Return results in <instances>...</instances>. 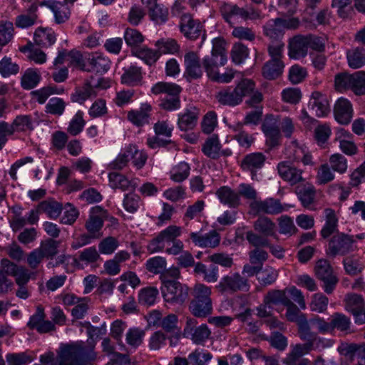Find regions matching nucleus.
Masks as SVG:
<instances>
[{
	"mask_svg": "<svg viewBox=\"0 0 365 365\" xmlns=\"http://www.w3.org/2000/svg\"><path fill=\"white\" fill-rule=\"evenodd\" d=\"M121 83L129 86L140 85L143 81L142 68L136 66H130L123 68Z\"/></svg>",
	"mask_w": 365,
	"mask_h": 365,
	"instance_id": "c85d7f7f",
	"label": "nucleus"
},
{
	"mask_svg": "<svg viewBox=\"0 0 365 365\" xmlns=\"http://www.w3.org/2000/svg\"><path fill=\"white\" fill-rule=\"evenodd\" d=\"M289 298L285 292L279 289L269 291L264 297L262 303L257 307V314L259 317H269L274 305H284Z\"/></svg>",
	"mask_w": 365,
	"mask_h": 365,
	"instance_id": "9d476101",
	"label": "nucleus"
},
{
	"mask_svg": "<svg viewBox=\"0 0 365 365\" xmlns=\"http://www.w3.org/2000/svg\"><path fill=\"white\" fill-rule=\"evenodd\" d=\"M255 230L265 237H272L276 240L279 239L276 232L275 223L267 217H259L254 222Z\"/></svg>",
	"mask_w": 365,
	"mask_h": 365,
	"instance_id": "7c9ffc66",
	"label": "nucleus"
},
{
	"mask_svg": "<svg viewBox=\"0 0 365 365\" xmlns=\"http://www.w3.org/2000/svg\"><path fill=\"white\" fill-rule=\"evenodd\" d=\"M180 26V31L187 38L195 40L200 36L205 37L202 24L189 14H184L181 16Z\"/></svg>",
	"mask_w": 365,
	"mask_h": 365,
	"instance_id": "dca6fc26",
	"label": "nucleus"
},
{
	"mask_svg": "<svg viewBox=\"0 0 365 365\" xmlns=\"http://www.w3.org/2000/svg\"><path fill=\"white\" fill-rule=\"evenodd\" d=\"M265 160L266 157L262 153H253L243 158L240 166L244 171L250 172L254 180L256 173L264 166Z\"/></svg>",
	"mask_w": 365,
	"mask_h": 365,
	"instance_id": "a211bd4d",
	"label": "nucleus"
},
{
	"mask_svg": "<svg viewBox=\"0 0 365 365\" xmlns=\"http://www.w3.org/2000/svg\"><path fill=\"white\" fill-rule=\"evenodd\" d=\"M284 305L287 308L285 317L287 319L292 322H296L297 324L303 319H307L306 315L302 313L296 304L291 299L286 301Z\"/></svg>",
	"mask_w": 365,
	"mask_h": 365,
	"instance_id": "6e6d98bb",
	"label": "nucleus"
},
{
	"mask_svg": "<svg viewBox=\"0 0 365 365\" xmlns=\"http://www.w3.org/2000/svg\"><path fill=\"white\" fill-rule=\"evenodd\" d=\"M190 171V167L185 162H180L170 172V179L175 182H181L186 180Z\"/></svg>",
	"mask_w": 365,
	"mask_h": 365,
	"instance_id": "603ef678",
	"label": "nucleus"
},
{
	"mask_svg": "<svg viewBox=\"0 0 365 365\" xmlns=\"http://www.w3.org/2000/svg\"><path fill=\"white\" fill-rule=\"evenodd\" d=\"M38 209L40 212L46 213L49 218L56 219L62 212V205L53 200L48 199L41 202L38 205Z\"/></svg>",
	"mask_w": 365,
	"mask_h": 365,
	"instance_id": "c9c22d12",
	"label": "nucleus"
},
{
	"mask_svg": "<svg viewBox=\"0 0 365 365\" xmlns=\"http://www.w3.org/2000/svg\"><path fill=\"white\" fill-rule=\"evenodd\" d=\"M185 78L191 81L202 78L203 76V66L196 52L189 51L184 56Z\"/></svg>",
	"mask_w": 365,
	"mask_h": 365,
	"instance_id": "f8f14e48",
	"label": "nucleus"
},
{
	"mask_svg": "<svg viewBox=\"0 0 365 365\" xmlns=\"http://www.w3.org/2000/svg\"><path fill=\"white\" fill-rule=\"evenodd\" d=\"M277 222L279 232L282 235L292 236L295 235L298 231L292 218L288 215H282L277 219Z\"/></svg>",
	"mask_w": 365,
	"mask_h": 365,
	"instance_id": "09e8293b",
	"label": "nucleus"
},
{
	"mask_svg": "<svg viewBox=\"0 0 365 365\" xmlns=\"http://www.w3.org/2000/svg\"><path fill=\"white\" fill-rule=\"evenodd\" d=\"M211 294V288L204 284L197 283L194 286L192 292L193 299L190 304V309L194 316L205 317L212 313Z\"/></svg>",
	"mask_w": 365,
	"mask_h": 365,
	"instance_id": "f03ea898",
	"label": "nucleus"
},
{
	"mask_svg": "<svg viewBox=\"0 0 365 365\" xmlns=\"http://www.w3.org/2000/svg\"><path fill=\"white\" fill-rule=\"evenodd\" d=\"M343 264L346 272L349 275H356L364 269L362 262L354 256L344 258Z\"/></svg>",
	"mask_w": 365,
	"mask_h": 365,
	"instance_id": "e2e57ef3",
	"label": "nucleus"
},
{
	"mask_svg": "<svg viewBox=\"0 0 365 365\" xmlns=\"http://www.w3.org/2000/svg\"><path fill=\"white\" fill-rule=\"evenodd\" d=\"M307 41L305 36H296L289 43V56L292 58L299 59L307 56Z\"/></svg>",
	"mask_w": 365,
	"mask_h": 365,
	"instance_id": "b1692460",
	"label": "nucleus"
},
{
	"mask_svg": "<svg viewBox=\"0 0 365 365\" xmlns=\"http://www.w3.org/2000/svg\"><path fill=\"white\" fill-rule=\"evenodd\" d=\"M182 234V228L177 225H170L160 231L147 245L148 251L153 254L163 252L167 244L176 241Z\"/></svg>",
	"mask_w": 365,
	"mask_h": 365,
	"instance_id": "423d86ee",
	"label": "nucleus"
},
{
	"mask_svg": "<svg viewBox=\"0 0 365 365\" xmlns=\"http://www.w3.org/2000/svg\"><path fill=\"white\" fill-rule=\"evenodd\" d=\"M262 129L264 134L270 138L272 145H276L280 132L278 115H264Z\"/></svg>",
	"mask_w": 365,
	"mask_h": 365,
	"instance_id": "412c9836",
	"label": "nucleus"
},
{
	"mask_svg": "<svg viewBox=\"0 0 365 365\" xmlns=\"http://www.w3.org/2000/svg\"><path fill=\"white\" fill-rule=\"evenodd\" d=\"M250 288L249 280L239 272H232L223 276L215 286L216 290L222 294H233L238 292H248Z\"/></svg>",
	"mask_w": 365,
	"mask_h": 365,
	"instance_id": "39448f33",
	"label": "nucleus"
},
{
	"mask_svg": "<svg viewBox=\"0 0 365 365\" xmlns=\"http://www.w3.org/2000/svg\"><path fill=\"white\" fill-rule=\"evenodd\" d=\"M279 276V271L274 267L266 265L262 267L259 271L257 280L259 283L264 287L274 284Z\"/></svg>",
	"mask_w": 365,
	"mask_h": 365,
	"instance_id": "79ce46f5",
	"label": "nucleus"
},
{
	"mask_svg": "<svg viewBox=\"0 0 365 365\" xmlns=\"http://www.w3.org/2000/svg\"><path fill=\"white\" fill-rule=\"evenodd\" d=\"M212 355L208 351L196 349L188 355V359L192 365H207Z\"/></svg>",
	"mask_w": 365,
	"mask_h": 365,
	"instance_id": "774afa93",
	"label": "nucleus"
},
{
	"mask_svg": "<svg viewBox=\"0 0 365 365\" xmlns=\"http://www.w3.org/2000/svg\"><path fill=\"white\" fill-rule=\"evenodd\" d=\"M90 68L85 71L103 73L110 67V59L103 53L95 52L91 53L87 59Z\"/></svg>",
	"mask_w": 365,
	"mask_h": 365,
	"instance_id": "4be33fe9",
	"label": "nucleus"
},
{
	"mask_svg": "<svg viewBox=\"0 0 365 365\" xmlns=\"http://www.w3.org/2000/svg\"><path fill=\"white\" fill-rule=\"evenodd\" d=\"M220 12L223 19L229 24H232L236 17L252 21L264 18L262 11L252 4L240 7L237 4L224 3L220 6Z\"/></svg>",
	"mask_w": 365,
	"mask_h": 365,
	"instance_id": "7ed1b4c3",
	"label": "nucleus"
},
{
	"mask_svg": "<svg viewBox=\"0 0 365 365\" xmlns=\"http://www.w3.org/2000/svg\"><path fill=\"white\" fill-rule=\"evenodd\" d=\"M100 255L96 247H90L78 252V258L75 259L76 263L83 262L86 264H92L98 261Z\"/></svg>",
	"mask_w": 365,
	"mask_h": 365,
	"instance_id": "4d7b16f0",
	"label": "nucleus"
},
{
	"mask_svg": "<svg viewBox=\"0 0 365 365\" xmlns=\"http://www.w3.org/2000/svg\"><path fill=\"white\" fill-rule=\"evenodd\" d=\"M103 226V220L101 217L91 214L85 223V227L88 233L93 238L98 239L102 236L101 229Z\"/></svg>",
	"mask_w": 365,
	"mask_h": 365,
	"instance_id": "ea45409f",
	"label": "nucleus"
},
{
	"mask_svg": "<svg viewBox=\"0 0 365 365\" xmlns=\"http://www.w3.org/2000/svg\"><path fill=\"white\" fill-rule=\"evenodd\" d=\"M283 68L284 63L282 61H269L263 66L262 73L267 79H275L281 75Z\"/></svg>",
	"mask_w": 365,
	"mask_h": 365,
	"instance_id": "49530a36",
	"label": "nucleus"
},
{
	"mask_svg": "<svg viewBox=\"0 0 365 365\" xmlns=\"http://www.w3.org/2000/svg\"><path fill=\"white\" fill-rule=\"evenodd\" d=\"M41 75L35 69L29 68L21 77V86L30 90L36 87L40 82Z\"/></svg>",
	"mask_w": 365,
	"mask_h": 365,
	"instance_id": "3c124183",
	"label": "nucleus"
},
{
	"mask_svg": "<svg viewBox=\"0 0 365 365\" xmlns=\"http://www.w3.org/2000/svg\"><path fill=\"white\" fill-rule=\"evenodd\" d=\"M155 46L158 48L159 53H177L180 46L177 41L173 38H162L156 41Z\"/></svg>",
	"mask_w": 365,
	"mask_h": 365,
	"instance_id": "680f3d73",
	"label": "nucleus"
},
{
	"mask_svg": "<svg viewBox=\"0 0 365 365\" xmlns=\"http://www.w3.org/2000/svg\"><path fill=\"white\" fill-rule=\"evenodd\" d=\"M109 185L113 189H120L123 191L128 190H134L137 184L133 181H130L123 175L112 172L108 175Z\"/></svg>",
	"mask_w": 365,
	"mask_h": 365,
	"instance_id": "f704fd0d",
	"label": "nucleus"
},
{
	"mask_svg": "<svg viewBox=\"0 0 365 365\" xmlns=\"http://www.w3.org/2000/svg\"><path fill=\"white\" fill-rule=\"evenodd\" d=\"M354 236L343 232H336L329 241L327 254L330 257L345 255L354 250Z\"/></svg>",
	"mask_w": 365,
	"mask_h": 365,
	"instance_id": "0eeeda50",
	"label": "nucleus"
},
{
	"mask_svg": "<svg viewBox=\"0 0 365 365\" xmlns=\"http://www.w3.org/2000/svg\"><path fill=\"white\" fill-rule=\"evenodd\" d=\"M331 332L336 329L344 334L351 333V321L350 317L340 312H335L331 316Z\"/></svg>",
	"mask_w": 365,
	"mask_h": 365,
	"instance_id": "c756f323",
	"label": "nucleus"
},
{
	"mask_svg": "<svg viewBox=\"0 0 365 365\" xmlns=\"http://www.w3.org/2000/svg\"><path fill=\"white\" fill-rule=\"evenodd\" d=\"M222 145L216 134L209 136L202 147V151L207 157L217 160L221 156Z\"/></svg>",
	"mask_w": 365,
	"mask_h": 365,
	"instance_id": "bb28decb",
	"label": "nucleus"
},
{
	"mask_svg": "<svg viewBox=\"0 0 365 365\" xmlns=\"http://www.w3.org/2000/svg\"><path fill=\"white\" fill-rule=\"evenodd\" d=\"M57 354L56 365H93L86 360H93L96 357L93 351L87 353L78 343L61 344Z\"/></svg>",
	"mask_w": 365,
	"mask_h": 365,
	"instance_id": "f257e3e1",
	"label": "nucleus"
},
{
	"mask_svg": "<svg viewBox=\"0 0 365 365\" xmlns=\"http://www.w3.org/2000/svg\"><path fill=\"white\" fill-rule=\"evenodd\" d=\"M124 39L128 46L135 48L143 42L144 37L139 31L128 28L124 33Z\"/></svg>",
	"mask_w": 365,
	"mask_h": 365,
	"instance_id": "69168bd1",
	"label": "nucleus"
},
{
	"mask_svg": "<svg viewBox=\"0 0 365 365\" xmlns=\"http://www.w3.org/2000/svg\"><path fill=\"white\" fill-rule=\"evenodd\" d=\"M308 110L316 114H327L330 111L329 101L321 93L314 92L308 103Z\"/></svg>",
	"mask_w": 365,
	"mask_h": 365,
	"instance_id": "5701e85b",
	"label": "nucleus"
},
{
	"mask_svg": "<svg viewBox=\"0 0 365 365\" xmlns=\"http://www.w3.org/2000/svg\"><path fill=\"white\" fill-rule=\"evenodd\" d=\"M34 41L37 45L48 47L56 41V35L51 29L38 28L34 33Z\"/></svg>",
	"mask_w": 365,
	"mask_h": 365,
	"instance_id": "a19ab883",
	"label": "nucleus"
},
{
	"mask_svg": "<svg viewBox=\"0 0 365 365\" xmlns=\"http://www.w3.org/2000/svg\"><path fill=\"white\" fill-rule=\"evenodd\" d=\"M6 359L9 365H25L34 360L33 356L28 352L8 354Z\"/></svg>",
	"mask_w": 365,
	"mask_h": 365,
	"instance_id": "338daca9",
	"label": "nucleus"
},
{
	"mask_svg": "<svg viewBox=\"0 0 365 365\" xmlns=\"http://www.w3.org/2000/svg\"><path fill=\"white\" fill-rule=\"evenodd\" d=\"M344 309L351 314L357 325L365 324V300L363 297L356 293H349L345 296Z\"/></svg>",
	"mask_w": 365,
	"mask_h": 365,
	"instance_id": "6e6552de",
	"label": "nucleus"
},
{
	"mask_svg": "<svg viewBox=\"0 0 365 365\" xmlns=\"http://www.w3.org/2000/svg\"><path fill=\"white\" fill-rule=\"evenodd\" d=\"M167 262L165 257L156 256L148 259L145 263L146 269L155 274H160L165 271Z\"/></svg>",
	"mask_w": 365,
	"mask_h": 365,
	"instance_id": "13d9d810",
	"label": "nucleus"
},
{
	"mask_svg": "<svg viewBox=\"0 0 365 365\" xmlns=\"http://www.w3.org/2000/svg\"><path fill=\"white\" fill-rule=\"evenodd\" d=\"M325 223L320 231L322 238L327 239L338 232V218L335 211L331 208H326L324 211Z\"/></svg>",
	"mask_w": 365,
	"mask_h": 365,
	"instance_id": "393cba45",
	"label": "nucleus"
},
{
	"mask_svg": "<svg viewBox=\"0 0 365 365\" xmlns=\"http://www.w3.org/2000/svg\"><path fill=\"white\" fill-rule=\"evenodd\" d=\"M287 158L293 162H302L304 165H312V156L304 145L292 140L285 148Z\"/></svg>",
	"mask_w": 365,
	"mask_h": 365,
	"instance_id": "2eb2a0df",
	"label": "nucleus"
},
{
	"mask_svg": "<svg viewBox=\"0 0 365 365\" xmlns=\"http://www.w3.org/2000/svg\"><path fill=\"white\" fill-rule=\"evenodd\" d=\"M49 8L54 14L55 21L57 24H62L66 21L70 16L68 6L61 2H53L49 5Z\"/></svg>",
	"mask_w": 365,
	"mask_h": 365,
	"instance_id": "de8ad7c7",
	"label": "nucleus"
},
{
	"mask_svg": "<svg viewBox=\"0 0 365 365\" xmlns=\"http://www.w3.org/2000/svg\"><path fill=\"white\" fill-rule=\"evenodd\" d=\"M312 349L313 344H296L283 359V363L285 365H296L304 354H308Z\"/></svg>",
	"mask_w": 365,
	"mask_h": 365,
	"instance_id": "cd10ccee",
	"label": "nucleus"
},
{
	"mask_svg": "<svg viewBox=\"0 0 365 365\" xmlns=\"http://www.w3.org/2000/svg\"><path fill=\"white\" fill-rule=\"evenodd\" d=\"M227 60V58H219L212 55L206 56L202 58L203 68L210 80L218 72V68L225 65Z\"/></svg>",
	"mask_w": 365,
	"mask_h": 365,
	"instance_id": "72a5a7b5",
	"label": "nucleus"
},
{
	"mask_svg": "<svg viewBox=\"0 0 365 365\" xmlns=\"http://www.w3.org/2000/svg\"><path fill=\"white\" fill-rule=\"evenodd\" d=\"M255 89V83L250 79L242 80L233 90H222L217 94L218 101L235 106L242 102L243 97L250 94Z\"/></svg>",
	"mask_w": 365,
	"mask_h": 365,
	"instance_id": "20e7f679",
	"label": "nucleus"
},
{
	"mask_svg": "<svg viewBox=\"0 0 365 365\" xmlns=\"http://www.w3.org/2000/svg\"><path fill=\"white\" fill-rule=\"evenodd\" d=\"M348 65L353 69L365 66V48L357 47L349 50L346 53Z\"/></svg>",
	"mask_w": 365,
	"mask_h": 365,
	"instance_id": "58836bf2",
	"label": "nucleus"
},
{
	"mask_svg": "<svg viewBox=\"0 0 365 365\" xmlns=\"http://www.w3.org/2000/svg\"><path fill=\"white\" fill-rule=\"evenodd\" d=\"M145 334V331L140 328H130L125 334L126 342L132 348L136 349L142 344Z\"/></svg>",
	"mask_w": 365,
	"mask_h": 365,
	"instance_id": "864d4df0",
	"label": "nucleus"
},
{
	"mask_svg": "<svg viewBox=\"0 0 365 365\" xmlns=\"http://www.w3.org/2000/svg\"><path fill=\"white\" fill-rule=\"evenodd\" d=\"M295 192L302 205L306 208H310L316 196L314 187L307 182L297 186Z\"/></svg>",
	"mask_w": 365,
	"mask_h": 365,
	"instance_id": "473e14b6",
	"label": "nucleus"
},
{
	"mask_svg": "<svg viewBox=\"0 0 365 365\" xmlns=\"http://www.w3.org/2000/svg\"><path fill=\"white\" fill-rule=\"evenodd\" d=\"M282 26L279 18L269 19L263 26V33L269 38L278 41L284 32Z\"/></svg>",
	"mask_w": 365,
	"mask_h": 365,
	"instance_id": "e433bc0d",
	"label": "nucleus"
},
{
	"mask_svg": "<svg viewBox=\"0 0 365 365\" xmlns=\"http://www.w3.org/2000/svg\"><path fill=\"white\" fill-rule=\"evenodd\" d=\"M196 324L197 321L195 319H187L186 326L184 329V334L187 337H190L195 344H200L210 337L211 331L205 324L199 327H196Z\"/></svg>",
	"mask_w": 365,
	"mask_h": 365,
	"instance_id": "4468645a",
	"label": "nucleus"
},
{
	"mask_svg": "<svg viewBox=\"0 0 365 365\" xmlns=\"http://www.w3.org/2000/svg\"><path fill=\"white\" fill-rule=\"evenodd\" d=\"M156 136L148 138V144L151 148L165 146L170 143L169 138L172 135L173 126L166 121L158 122L154 126Z\"/></svg>",
	"mask_w": 365,
	"mask_h": 365,
	"instance_id": "f3484780",
	"label": "nucleus"
},
{
	"mask_svg": "<svg viewBox=\"0 0 365 365\" xmlns=\"http://www.w3.org/2000/svg\"><path fill=\"white\" fill-rule=\"evenodd\" d=\"M250 208L255 215L259 213L277 215L284 210V207L280 201L272 197L267 198L264 200L259 199V200L251 201Z\"/></svg>",
	"mask_w": 365,
	"mask_h": 365,
	"instance_id": "ddd939ff",
	"label": "nucleus"
},
{
	"mask_svg": "<svg viewBox=\"0 0 365 365\" xmlns=\"http://www.w3.org/2000/svg\"><path fill=\"white\" fill-rule=\"evenodd\" d=\"M132 53L149 66L155 64L160 57L158 51L149 48L147 46L132 48Z\"/></svg>",
	"mask_w": 365,
	"mask_h": 365,
	"instance_id": "4c0bfd02",
	"label": "nucleus"
},
{
	"mask_svg": "<svg viewBox=\"0 0 365 365\" xmlns=\"http://www.w3.org/2000/svg\"><path fill=\"white\" fill-rule=\"evenodd\" d=\"M164 300L172 305L182 304L188 297V287L176 281L161 287Z\"/></svg>",
	"mask_w": 365,
	"mask_h": 365,
	"instance_id": "1a4fd4ad",
	"label": "nucleus"
},
{
	"mask_svg": "<svg viewBox=\"0 0 365 365\" xmlns=\"http://www.w3.org/2000/svg\"><path fill=\"white\" fill-rule=\"evenodd\" d=\"M329 165L335 172L340 174L345 173L348 168L346 158L341 153H334L330 155L329 159Z\"/></svg>",
	"mask_w": 365,
	"mask_h": 365,
	"instance_id": "bf43d9fd",
	"label": "nucleus"
},
{
	"mask_svg": "<svg viewBox=\"0 0 365 365\" xmlns=\"http://www.w3.org/2000/svg\"><path fill=\"white\" fill-rule=\"evenodd\" d=\"M93 93L92 83L87 81L82 87L77 88L75 92L71 95V101L79 103H83L86 99L90 98Z\"/></svg>",
	"mask_w": 365,
	"mask_h": 365,
	"instance_id": "5fc2aeb1",
	"label": "nucleus"
},
{
	"mask_svg": "<svg viewBox=\"0 0 365 365\" xmlns=\"http://www.w3.org/2000/svg\"><path fill=\"white\" fill-rule=\"evenodd\" d=\"M190 238L192 240L195 245L202 248H215L220 245V234L215 230L209 232L202 235L200 232H191Z\"/></svg>",
	"mask_w": 365,
	"mask_h": 365,
	"instance_id": "aec40b11",
	"label": "nucleus"
},
{
	"mask_svg": "<svg viewBox=\"0 0 365 365\" xmlns=\"http://www.w3.org/2000/svg\"><path fill=\"white\" fill-rule=\"evenodd\" d=\"M216 195L221 203L230 208H237L240 205L239 194L228 186H222L217 189Z\"/></svg>",
	"mask_w": 365,
	"mask_h": 365,
	"instance_id": "a878e982",
	"label": "nucleus"
},
{
	"mask_svg": "<svg viewBox=\"0 0 365 365\" xmlns=\"http://www.w3.org/2000/svg\"><path fill=\"white\" fill-rule=\"evenodd\" d=\"M351 91L357 96L365 94V71H359L351 74Z\"/></svg>",
	"mask_w": 365,
	"mask_h": 365,
	"instance_id": "052dcab7",
	"label": "nucleus"
},
{
	"mask_svg": "<svg viewBox=\"0 0 365 365\" xmlns=\"http://www.w3.org/2000/svg\"><path fill=\"white\" fill-rule=\"evenodd\" d=\"M37 10L38 5L36 3L32 4L24 14L16 18L15 25L21 29L33 26L38 19Z\"/></svg>",
	"mask_w": 365,
	"mask_h": 365,
	"instance_id": "2f4dec72",
	"label": "nucleus"
},
{
	"mask_svg": "<svg viewBox=\"0 0 365 365\" xmlns=\"http://www.w3.org/2000/svg\"><path fill=\"white\" fill-rule=\"evenodd\" d=\"M149 16L156 24H163L168 19V9L162 4H155L149 9Z\"/></svg>",
	"mask_w": 365,
	"mask_h": 365,
	"instance_id": "c03bdc74",
	"label": "nucleus"
},
{
	"mask_svg": "<svg viewBox=\"0 0 365 365\" xmlns=\"http://www.w3.org/2000/svg\"><path fill=\"white\" fill-rule=\"evenodd\" d=\"M129 160L137 169L142 168L148 159V155L143 150H138L135 145H130L127 147Z\"/></svg>",
	"mask_w": 365,
	"mask_h": 365,
	"instance_id": "a18cd8bd",
	"label": "nucleus"
},
{
	"mask_svg": "<svg viewBox=\"0 0 365 365\" xmlns=\"http://www.w3.org/2000/svg\"><path fill=\"white\" fill-rule=\"evenodd\" d=\"M58 245L59 242L58 241L48 239L42 242L37 250L41 252L43 258H53L58 253Z\"/></svg>",
	"mask_w": 365,
	"mask_h": 365,
	"instance_id": "0e129e2a",
	"label": "nucleus"
},
{
	"mask_svg": "<svg viewBox=\"0 0 365 365\" xmlns=\"http://www.w3.org/2000/svg\"><path fill=\"white\" fill-rule=\"evenodd\" d=\"M277 170L282 179L292 185L304 181L302 170L291 165L287 162H280L277 165Z\"/></svg>",
	"mask_w": 365,
	"mask_h": 365,
	"instance_id": "6ab92c4d",
	"label": "nucleus"
},
{
	"mask_svg": "<svg viewBox=\"0 0 365 365\" xmlns=\"http://www.w3.org/2000/svg\"><path fill=\"white\" fill-rule=\"evenodd\" d=\"M315 274L323 282L324 292L328 294H331L338 282V278L334 274L329 263L324 259L319 260L315 266Z\"/></svg>",
	"mask_w": 365,
	"mask_h": 365,
	"instance_id": "9b49d317",
	"label": "nucleus"
},
{
	"mask_svg": "<svg viewBox=\"0 0 365 365\" xmlns=\"http://www.w3.org/2000/svg\"><path fill=\"white\" fill-rule=\"evenodd\" d=\"M151 92L154 95L165 93L169 96H174L179 95L181 92V88L175 83L158 82L152 87Z\"/></svg>",
	"mask_w": 365,
	"mask_h": 365,
	"instance_id": "37998d69",
	"label": "nucleus"
},
{
	"mask_svg": "<svg viewBox=\"0 0 365 365\" xmlns=\"http://www.w3.org/2000/svg\"><path fill=\"white\" fill-rule=\"evenodd\" d=\"M159 294L158 289L153 287H148L142 289L138 294L139 303L144 306L154 304Z\"/></svg>",
	"mask_w": 365,
	"mask_h": 365,
	"instance_id": "8fccbe9b",
	"label": "nucleus"
}]
</instances>
